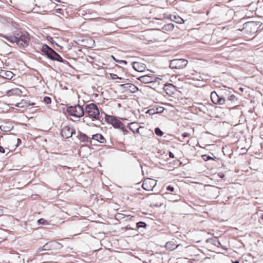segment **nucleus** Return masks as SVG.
Masks as SVG:
<instances>
[{"instance_id":"1","label":"nucleus","mask_w":263,"mask_h":263,"mask_svg":"<svg viewBox=\"0 0 263 263\" xmlns=\"http://www.w3.org/2000/svg\"><path fill=\"white\" fill-rule=\"evenodd\" d=\"M1 36L11 43H16L20 48H25L29 45L30 36L26 32L17 30L14 32L13 35H2Z\"/></svg>"},{"instance_id":"2","label":"nucleus","mask_w":263,"mask_h":263,"mask_svg":"<svg viewBox=\"0 0 263 263\" xmlns=\"http://www.w3.org/2000/svg\"><path fill=\"white\" fill-rule=\"evenodd\" d=\"M42 51L50 60L57 61L64 64H68L67 61L64 60L57 52L46 44L43 45Z\"/></svg>"},{"instance_id":"3","label":"nucleus","mask_w":263,"mask_h":263,"mask_svg":"<svg viewBox=\"0 0 263 263\" xmlns=\"http://www.w3.org/2000/svg\"><path fill=\"white\" fill-rule=\"evenodd\" d=\"M85 110L88 116L91 118L92 121L100 119V112L96 104L92 103L86 105Z\"/></svg>"},{"instance_id":"4","label":"nucleus","mask_w":263,"mask_h":263,"mask_svg":"<svg viewBox=\"0 0 263 263\" xmlns=\"http://www.w3.org/2000/svg\"><path fill=\"white\" fill-rule=\"evenodd\" d=\"M260 26L261 24H259L258 22H248L244 23L243 28L241 30L247 35L253 34L258 31L259 27Z\"/></svg>"},{"instance_id":"5","label":"nucleus","mask_w":263,"mask_h":263,"mask_svg":"<svg viewBox=\"0 0 263 263\" xmlns=\"http://www.w3.org/2000/svg\"><path fill=\"white\" fill-rule=\"evenodd\" d=\"M62 247V245L60 242L55 240H51L47 242L43 246L39 248L37 250V252L39 253L42 251L59 250Z\"/></svg>"},{"instance_id":"6","label":"nucleus","mask_w":263,"mask_h":263,"mask_svg":"<svg viewBox=\"0 0 263 263\" xmlns=\"http://www.w3.org/2000/svg\"><path fill=\"white\" fill-rule=\"evenodd\" d=\"M67 112L69 116L77 118L82 117L84 114L83 107L80 105L68 106Z\"/></svg>"},{"instance_id":"7","label":"nucleus","mask_w":263,"mask_h":263,"mask_svg":"<svg viewBox=\"0 0 263 263\" xmlns=\"http://www.w3.org/2000/svg\"><path fill=\"white\" fill-rule=\"evenodd\" d=\"M188 62L184 59H173L170 62V67L172 69H181L187 66Z\"/></svg>"},{"instance_id":"8","label":"nucleus","mask_w":263,"mask_h":263,"mask_svg":"<svg viewBox=\"0 0 263 263\" xmlns=\"http://www.w3.org/2000/svg\"><path fill=\"white\" fill-rule=\"evenodd\" d=\"M211 99L212 102L215 104L223 105L226 103L224 97L215 91L211 92Z\"/></svg>"},{"instance_id":"9","label":"nucleus","mask_w":263,"mask_h":263,"mask_svg":"<svg viewBox=\"0 0 263 263\" xmlns=\"http://www.w3.org/2000/svg\"><path fill=\"white\" fill-rule=\"evenodd\" d=\"M156 184V180L151 178H147L144 180L142 184V187L146 191H150L153 190Z\"/></svg>"},{"instance_id":"10","label":"nucleus","mask_w":263,"mask_h":263,"mask_svg":"<svg viewBox=\"0 0 263 263\" xmlns=\"http://www.w3.org/2000/svg\"><path fill=\"white\" fill-rule=\"evenodd\" d=\"M138 79L143 83L147 84L156 82L158 79H160L159 78L156 77L153 74H146L141 76L138 78Z\"/></svg>"},{"instance_id":"11","label":"nucleus","mask_w":263,"mask_h":263,"mask_svg":"<svg viewBox=\"0 0 263 263\" xmlns=\"http://www.w3.org/2000/svg\"><path fill=\"white\" fill-rule=\"evenodd\" d=\"M73 134H75V130L70 126H64L61 131V136L66 139L70 138Z\"/></svg>"},{"instance_id":"12","label":"nucleus","mask_w":263,"mask_h":263,"mask_svg":"<svg viewBox=\"0 0 263 263\" xmlns=\"http://www.w3.org/2000/svg\"><path fill=\"white\" fill-rule=\"evenodd\" d=\"M120 86L125 90L131 93H136L139 90V88L132 83H125L121 84Z\"/></svg>"},{"instance_id":"13","label":"nucleus","mask_w":263,"mask_h":263,"mask_svg":"<svg viewBox=\"0 0 263 263\" xmlns=\"http://www.w3.org/2000/svg\"><path fill=\"white\" fill-rule=\"evenodd\" d=\"M207 242L211 243V244L218 247H221L224 250H227V248L224 247H222L221 243L218 239L217 237H214L212 238H209L206 241Z\"/></svg>"},{"instance_id":"14","label":"nucleus","mask_w":263,"mask_h":263,"mask_svg":"<svg viewBox=\"0 0 263 263\" xmlns=\"http://www.w3.org/2000/svg\"><path fill=\"white\" fill-rule=\"evenodd\" d=\"M133 68L137 71L142 72L145 69V65L143 64L134 62L132 63Z\"/></svg>"},{"instance_id":"15","label":"nucleus","mask_w":263,"mask_h":263,"mask_svg":"<svg viewBox=\"0 0 263 263\" xmlns=\"http://www.w3.org/2000/svg\"><path fill=\"white\" fill-rule=\"evenodd\" d=\"M92 140L96 141L97 142H99L100 143H106V139L104 138V137L102 135L99 134L92 135L90 140L91 143L92 142Z\"/></svg>"},{"instance_id":"16","label":"nucleus","mask_w":263,"mask_h":263,"mask_svg":"<svg viewBox=\"0 0 263 263\" xmlns=\"http://www.w3.org/2000/svg\"><path fill=\"white\" fill-rule=\"evenodd\" d=\"M127 127L134 134L139 133V128L141 127V126H139L138 124L136 122L129 123Z\"/></svg>"},{"instance_id":"17","label":"nucleus","mask_w":263,"mask_h":263,"mask_svg":"<svg viewBox=\"0 0 263 263\" xmlns=\"http://www.w3.org/2000/svg\"><path fill=\"white\" fill-rule=\"evenodd\" d=\"M195 107L197 108L200 111L203 113H206L208 109L206 106L202 103H195Z\"/></svg>"},{"instance_id":"18","label":"nucleus","mask_w":263,"mask_h":263,"mask_svg":"<svg viewBox=\"0 0 263 263\" xmlns=\"http://www.w3.org/2000/svg\"><path fill=\"white\" fill-rule=\"evenodd\" d=\"M22 93V90L18 88H14L7 91V93L10 95L20 96Z\"/></svg>"},{"instance_id":"19","label":"nucleus","mask_w":263,"mask_h":263,"mask_svg":"<svg viewBox=\"0 0 263 263\" xmlns=\"http://www.w3.org/2000/svg\"><path fill=\"white\" fill-rule=\"evenodd\" d=\"M177 245L174 242V241H170L166 243L165 248L167 250L172 251L177 247Z\"/></svg>"},{"instance_id":"20","label":"nucleus","mask_w":263,"mask_h":263,"mask_svg":"<svg viewBox=\"0 0 263 263\" xmlns=\"http://www.w3.org/2000/svg\"><path fill=\"white\" fill-rule=\"evenodd\" d=\"M35 105L34 103H32L31 104L28 103L27 101L22 100L21 102L18 103L16 104V106L20 108H24L25 107H28L29 106H33Z\"/></svg>"},{"instance_id":"21","label":"nucleus","mask_w":263,"mask_h":263,"mask_svg":"<svg viewBox=\"0 0 263 263\" xmlns=\"http://www.w3.org/2000/svg\"><path fill=\"white\" fill-rule=\"evenodd\" d=\"M79 139L81 142H90L91 139L86 134L80 133L79 135Z\"/></svg>"},{"instance_id":"22","label":"nucleus","mask_w":263,"mask_h":263,"mask_svg":"<svg viewBox=\"0 0 263 263\" xmlns=\"http://www.w3.org/2000/svg\"><path fill=\"white\" fill-rule=\"evenodd\" d=\"M171 18L172 21L175 22L177 24H181L184 23V20L178 15H177V16L175 15H172V16H171Z\"/></svg>"},{"instance_id":"23","label":"nucleus","mask_w":263,"mask_h":263,"mask_svg":"<svg viewBox=\"0 0 263 263\" xmlns=\"http://www.w3.org/2000/svg\"><path fill=\"white\" fill-rule=\"evenodd\" d=\"M162 28L165 31H171L174 28V25L172 23L167 24L164 25Z\"/></svg>"},{"instance_id":"24","label":"nucleus","mask_w":263,"mask_h":263,"mask_svg":"<svg viewBox=\"0 0 263 263\" xmlns=\"http://www.w3.org/2000/svg\"><path fill=\"white\" fill-rule=\"evenodd\" d=\"M123 124L121 121H120L119 120L116 119L113 121V123L112 124V126L115 128H120L121 127L122 125Z\"/></svg>"},{"instance_id":"25","label":"nucleus","mask_w":263,"mask_h":263,"mask_svg":"<svg viewBox=\"0 0 263 263\" xmlns=\"http://www.w3.org/2000/svg\"><path fill=\"white\" fill-rule=\"evenodd\" d=\"M168 196V198L172 201H177L179 200L180 197L178 195H173L172 194H166Z\"/></svg>"},{"instance_id":"26","label":"nucleus","mask_w":263,"mask_h":263,"mask_svg":"<svg viewBox=\"0 0 263 263\" xmlns=\"http://www.w3.org/2000/svg\"><path fill=\"white\" fill-rule=\"evenodd\" d=\"M147 226V224L143 221H139L136 224V228L135 230H138L140 228H145Z\"/></svg>"},{"instance_id":"27","label":"nucleus","mask_w":263,"mask_h":263,"mask_svg":"<svg viewBox=\"0 0 263 263\" xmlns=\"http://www.w3.org/2000/svg\"><path fill=\"white\" fill-rule=\"evenodd\" d=\"M115 119H116V118L115 117H114L113 116H108L107 115H106V117H105L106 121H107L108 123H110L111 124H112L113 123V121Z\"/></svg>"},{"instance_id":"28","label":"nucleus","mask_w":263,"mask_h":263,"mask_svg":"<svg viewBox=\"0 0 263 263\" xmlns=\"http://www.w3.org/2000/svg\"><path fill=\"white\" fill-rule=\"evenodd\" d=\"M154 109L155 110L156 114L161 113L164 110V108L161 106H158V107L156 106L155 107H154Z\"/></svg>"},{"instance_id":"29","label":"nucleus","mask_w":263,"mask_h":263,"mask_svg":"<svg viewBox=\"0 0 263 263\" xmlns=\"http://www.w3.org/2000/svg\"><path fill=\"white\" fill-rule=\"evenodd\" d=\"M155 133L158 136H162L163 135V132L159 127L155 129Z\"/></svg>"},{"instance_id":"30","label":"nucleus","mask_w":263,"mask_h":263,"mask_svg":"<svg viewBox=\"0 0 263 263\" xmlns=\"http://www.w3.org/2000/svg\"><path fill=\"white\" fill-rule=\"evenodd\" d=\"M202 157L205 161H207L210 160H215V159L214 158L211 157L210 156L207 155H203L202 156Z\"/></svg>"},{"instance_id":"31","label":"nucleus","mask_w":263,"mask_h":263,"mask_svg":"<svg viewBox=\"0 0 263 263\" xmlns=\"http://www.w3.org/2000/svg\"><path fill=\"white\" fill-rule=\"evenodd\" d=\"M39 224H47L48 222L44 218H40L37 220Z\"/></svg>"},{"instance_id":"32","label":"nucleus","mask_w":263,"mask_h":263,"mask_svg":"<svg viewBox=\"0 0 263 263\" xmlns=\"http://www.w3.org/2000/svg\"><path fill=\"white\" fill-rule=\"evenodd\" d=\"M43 101L47 104H50L51 102V99L49 97H45L43 99Z\"/></svg>"},{"instance_id":"33","label":"nucleus","mask_w":263,"mask_h":263,"mask_svg":"<svg viewBox=\"0 0 263 263\" xmlns=\"http://www.w3.org/2000/svg\"><path fill=\"white\" fill-rule=\"evenodd\" d=\"M146 114H148L149 115H154L156 114V112H155V110L154 109V107L152 108V109H148L146 112Z\"/></svg>"},{"instance_id":"34","label":"nucleus","mask_w":263,"mask_h":263,"mask_svg":"<svg viewBox=\"0 0 263 263\" xmlns=\"http://www.w3.org/2000/svg\"><path fill=\"white\" fill-rule=\"evenodd\" d=\"M120 129L122 130L124 135L127 134L128 130L126 129L124 124L122 125L121 127H120Z\"/></svg>"},{"instance_id":"35","label":"nucleus","mask_w":263,"mask_h":263,"mask_svg":"<svg viewBox=\"0 0 263 263\" xmlns=\"http://www.w3.org/2000/svg\"><path fill=\"white\" fill-rule=\"evenodd\" d=\"M228 100L231 101H234L235 100H236V97L234 95L232 94L228 98Z\"/></svg>"},{"instance_id":"36","label":"nucleus","mask_w":263,"mask_h":263,"mask_svg":"<svg viewBox=\"0 0 263 263\" xmlns=\"http://www.w3.org/2000/svg\"><path fill=\"white\" fill-rule=\"evenodd\" d=\"M190 136H191V135L187 133H183L181 135V137L182 138V139H184L186 137H190Z\"/></svg>"},{"instance_id":"37","label":"nucleus","mask_w":263,"mask_h":263,"mask_svg":"<svg viewBox=\"0 0 263 263\" xmlns=\"http://www.w3.org/2000/svg\"><path fill=\"white\" fill-rule=\"evenodd\" d=\"M110 76L112 79H121V78L119 77L116 74H115V73H111Z\"/></svg>"},{"instance_id":"38","label":"nucleus","mask_w":263,"mask_h":263,"mask_svg":"<svg viewBox=\"0 0 263 263\" xmlns=\"http://www.w3.org/2000/svg\"><path fill=\"white\" fill-rule=\"evenodd\" d=\"M166 190L170 192H173L174 191V187L172 186L169 185L166 187Z\"/></svg>"},{"instance_id":"39","label":"nucleus","mask_w":263,"mask_h":263,"mask_svg":"<svg viewBox=\"0 0 263 263\" xmlns=\"http://www.w3.org/2000/svg\"><path fill=\"white\" fill-rule=\"evenodd\" d=\"M117 62L120 64H123L124 65H126L127 64V62L125 60H117Z\"/></svg>"},{"instance_id":"40","label":"nucleus","mask_w":263,"mask_h":263,"mask_svg":"<svg viewBox=\"0 0 263 263\" xmlns=\"http://www.w3.org/2000/svg\"><path fill=\"white\" fill-rule=\"evenodd\" d=\"M167 87H173V85L171 84H165L164 89L167 90L168 89Z\"/></svg>"},{"instance_id":"41","label":"nucleus","mask_w":263,"mask_h":263,"mask_svg":"<svg viewBox=\"0 0 263 263\" xmlns=\"http://www.w3.org/2000/svg\"><path fill=\"white\" fill-rule=\"evenodd\" d=\"M12 73L11 71H7V72L6 73V76L8 77H10V78H12Z\"/></svg>"},{"instance_id":"42","label":"nucleus","mask_w":263,"mask_h":263,"mask_svg":"<svg viewBox=\"0 0 263 263\" xmlns=\"http://www.w3.org/2000/svg\"><path fill=\"white\" fill-rule=\"evenodd\" d=\"M218 176L220 178H223L224 177V175L222 173H219L218 174Z\"/></svg>"},{"instance_id":"43","label":"nucleus","mask_w":263,"mask_h":263,"mask_svg":"<svg viewBox=\"0 0 263 263\" xmlns=\"http://www.w3.org/2000/svg\"><path fill=\"white\" fill-rule=\"evenodd\" d=\"M168 155L170 158H174L175 157L174 154L171 152H169Z\"/></svg>"},{"instance_id":"44","label":"nucleus","mask_w":263,"mask_h":263,"mask_svg":"<svg viewBox=\"0 0 263 263\" xmlns=\"http://www.w3.org/2000/svg\"><path fill=\"white\" fill-rule=\"evenodd\" d=\"M123 214H122L118 213V214L116 215V216H117L118 218H123Z\"/></svg>"},{"instance_id":"45","label":"nucleus","mask_w":263,"mask_h":263,"mask_svg":"<svg viewBox=\"0 0 263 263\" xmlns=\"http://www.w3.org/2000/svg\"><path fill=\"white\" fill-rule=\"evenodd\" d=\"M0 152L2 153H4L5 152V149L2 146H0Z\"/></svg>"},{"instance_id":"46","label":"nucleus","mask_w":263,"mask_h":263,"mask_svg":"<svg viewBox=\"0 0 263 263\" xmlns=\"http://www.w3.org/2000/svg\"><path fill=\"white\" fill-rule=\"evenodd\" d=\"M125 229L126 230H135V229L129 227L128 226H126L125 227Z\"/></svg>"},{"instance_id":"47","label":"nucleus","mask_w":263,"mask_h":263,"mask_svg":"<svg viewBox=\"0 0 263 263\" xmlns=\"http://www.w3.org/2000/svg\"><path fill=\"white\" fill-rule=\"evenodd\" d=\"M3 215V210L0 209V216Z\"/></svg>"},{"instance_id":"48","label":"nucleus","mask_w":263,"mask_h":263,"mask_svg":"<svg viewBox=\"0 0 263 263\" xmlns=\"http://www.w3.org/2000/svg\"><path fill=\"white\" fill-rule=\"evenodd\" d=\"M260 218L261 219H263V214L262 213H261L260 215Z\"/></svg>"},{"instance_id":"49","label":"nucleus","mask_w":263,"mask_h":263,"mask_svg":"<svg viewBox=\"0 0 263 263\" xmlns=\"http://www.w3.org/2000/svg\"><path fill=\"white\" fill-rule=\"evenodd\" d=\"M179 140L180 141L182 142V141H183L184 139H182V138L181 137V138H179Z\"/></svg>"},{"instance_id":"50","label":"nucleus","mask_w":263,"mask_h":263,"mask_svg":"<svg viewBox=\"0 0 263 263\" xmlns=\"http://www.w3.org/2000/svg\"><path fill=\"white\" fill-rule=\"evenodd\" d=\"M61 10H62V9H60V8H59V9H57V10H56L57 12H60V11H61Z\"/></svg>"},{"instance_id":"51","label":"nucleus","mask_w":263,"mask_h":263,"mask_svg":"<svg viewBox=\"0 0 263 263\" xmlns=\"http://www.w3.org/2000/svg\"><path fill=\"white\" fill-rule=\"evenodd\" d=\"M49 41H50L51 42L53 41V38L51 37H50V39H48Z\"/></svg>"},{"instance_id":"52","label":"nucleus","mask_w":263,"mask_h":263,"mask_svg":"<svg viewBox=\"0 0 263 263\" xmlns=\"http://www.w3.org/2000/svg\"><path fill=\"white\" fill-rule=\"evenodd\" d=\"M233 263H239V261L238 260H235L234 261H233Z\"/></svg>"},{"instance_id":"53","label":"nucleus","mask_w":263,"mask_h":263,"mask_svg":"<svg viewBox=\"0 0 263 263\" xmlns=\"http://www.w3.org/2000/svg\"><path fill=\"white\" fill-rule=\"evenodd\" d=\"M111 58H112V59H114L115 61L117 62V60H116V59L115 58V57L113 55H111Z\"/></svg>"},{"instance_id":"54","label":"nucleus","mask_w":263,"mask_h":263,"mask_svg":"<svg viewBox=\"0 0 263 263\" xmlns=\"http://www.w3.org/2000/svg\"><path fill=\"white\" fill-rule=\"evenodd\" d=\"M239 89L241 90V91H243V88H240Z\"/></svg>"},{"instance_id":"55","label":"nucleus","mask_w":263,"mask_h":263,"mask_svg":"<svg viewBox=\"0 0 263 263\" xmlns=\"http://www.w3.org/2000/svg\"><path fill=\"white\" fill-rule=\"evenodd\" d=\"M55 1L56 2H61V1H60V0H55Z\"/></svg>"}]
</instances>
